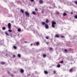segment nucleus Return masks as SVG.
I'll return each mask as SVG.
<instances>
[{
	"instance_id": "nucleus-1",
	"label": "nucleus",
	"mask_w": 77,
	"mask_h": 77,
	"mask_svg": "<svg viewBox=\"0 0 77 77\" xmlns=\"http://www.w3.org/2000/svg\"><path fill=\"white\" fill-rule=\"evenodd\" d=\"M56 24V23L55 22L53 21L52 22V27L53 28L55 27Z\"/></svg>"
},
{
	"instance_id": "nucleus-2",
	"label": "nucleus",
	"mask_w": 77,
	"mask_h": 77,
	"mask_svg": "<svg viewBox=\"0 0 77 77\" xmlns=\"http://www.w3.org/2000/svg\"><path fill=\"white\" fill-rule=\"evenodd\" d=\"M25 14V15H26V16L27 17H29V13L27 11L26 12Z\"/></svg>"
},
{
	"instance_id": "nucleus-3",
	"label": "nucleus",
	"mask_w": 77,
	"mask_h": 77,
	"mask_svg": "<svg viewBox=\"0 0 77 77\" xmlns=\"http://www.w3.org/2000/svg\"><path fill=\"white\" fill-rule=\"evenodd\" d=\"M8 27L9 29H11V23H9L8 24Z\"/></svg>"
},
{
	"instance_id": "nucleus-4",
	"label": "nucleus",
	"mask_w": 77,
	"mask_h": 77,
	"mask_svg": "<svg viewBox=\"0 0 77 77\" xmlns=\"http://www.w3.org/2000/svg\"><path fill=\"white\" fill-rule=\"evenodd\" d=\"M39 44V42H36L33 45H34L35 46H36V45H38Z\"/></svg>"
},
{
	"instance_id": "nucleus-5",
	"label": "nucleus",
	"mask_w": 77,
	"mask_h": 77,
	"mask_svg": "<svg viewBox=\"0 0 77 77\" xmlns=\"http://www.w3.org/2000/svg\"><path fill=\"white\" fill-rule=\"evenodd\" d=\"M45 26L46 29H47L48 28V25L47 24H45Z\"/></svg>"
},
{
	"instance_id": "nucleus-6",
	"label": "nucleus",
	"mask_w": 77,
	"mask_h": 77,
	"mask_svg": "<svg viewBox=\"0 0 77 77\" xmlns=\"http://www.w3.org/2000/svg\"><path fill=\"white\" fill-rule=\"evenodd\" d=\"M39 3L40 4H42L43 3V1L42 0H40L39 1Z\"/></svg>"
},
{
	"instance_id": "nucleus-7",
	"label": "nucleus",
	"mask_w": 77,
	"mask_h": 77,
	"mask_svg": "<svg viewBox=\"0 0 77 77\" xmlns=\"http://www.w3.org/2000/svg\"><path fill=\"white\" fill-rule=\"evenodd\" d=\"M45 22L46 23H49V21L48 19H47L45 21Z\"/></svg>"
},
{
	"instance_id": "nucleus-8",
	"label": "nucleus",
	"mask_w": 77,
	"mask_h": 77,
	"mask_svg": "<svg viewBox=\"0 0 77 77\" xmlns=\"http://www.w3.org/2000/svg\"><path fill=\"white\" fill-rule=\"evenodd\" d=\"M20 72L22 73L24 72V70L23 69H21L20 70Z\"/></svg>"
},
{
	"instance_id": "nucleus-9",
	"label": "nucleus",
	"mask_w": 77,
	"mask_h": 77,
	"mask_svg": "<svg viewBox=\"0 0 77 77\" xmlns=\"http://www.w3.org/2000/svg\"><path fill=\"white\" fill-rule=\"evenodd\" d=\"M74 70V69H70L69 72H72V71Z\"/></svg>"
},
{
	"instance_id": "nucleus-10",
	"label": "nucleus",
	"mask_w": 77,
	"mask_h": 77,
	"mask_svg": "<svg viewBox=\"0 0 77 77\" xmlns=\"http://www.w3.org/2000/svg\"><path fill=\"white\" fill-rule=\"evenodd\" d=\"M32 13L33 15H36V13H35V11H32Z\"/></svg>"
},
{
	"instance_id": "nucleus-11",
	"label": "nucleus",
	"mask_w": 77,
	"mask_h": 77,
	"mask_svg": "<svg viewBox=\"0 0 77 77\" xmlns=\"http://www.w3.org/2000/svg\"><path fill=\"white\" fill-rule=\"evenodd\" d=\"M17 31L18 32H21V29L20 28H18L17 29Z\"/></svg>"
},
{
	"instance_id": "nucleus-12",
	"label": "nucleus",
	"mask_w": 77,
	"mask_h": 77,
	"mask_svg": "<svg viewBox=\"0 0 77 77\" xmlns=\"http://www.w3.org/2000/svg\"><path fill=\"white\" fill-rule=\"evenodd\" d=\"M20 11L22 13H24V10H21Z\"/></svg>"
},
{
	"instance_id": "nucleus-13",
	"label": "nucleus",
	"mask_w": 77,
	"mask_h": 77,
	"mask_svg": "<svg viewBox=\"0 0 77 77\" xmlns=\"http://www.w3.org/2000/svg\"><path fill=\"white\" fill-rule=\"evenodd\" d=\"M55 37H56L57 38H59V35H58L56 34L55 35Z\"/></svg>"
},
{
	"instance_id": "nucleus-14",
	"label": "nucleus",
	"mask_w": 77,
	"mask_h": 77,
	"mask_svg": "<svg viewBox=\"0 0 77 77\" xmlns=\"http://www.w3.org/2000/svg\"><path fill=\"white\" fill-rule=\"evenodd\" d=\"M44 72L45 74H48V72L47 71H45Z\"/></svg>"
},
{
	"instance_id": "nucleus-15",
	"label": "nucleus",
	"mask_w": 77,
	"mask_h": 77,
	"mask_svg": "<svg viewBox=\"0 0 77 77\" xmlns=\"http://www.w3.org/2000/svg\"><path fill=\"white\" fill-rule=\"evenodd\" d=\"M42 25H45V22H42Z\"/></svg>"
},
{
	"instance_id": "nucleus-16",
	"label": "nucleus",
	"mask_w": 77,
	"mask_h": 77,
	"mask_svg": "<svg viewBox=\"0 0 77 77\" xmlns=\"http://www.w3.org/2000/svg\"><path fill=\"white\" fill-rule=\"evenodd\" d=\"M67 14H66L64 13L63 14V16H66Z\"/></svg>"
},
{
	"instance_id": "nucleus-17",
	"label": "nucleus",
	"mask_w": 77,
	"mask_h": 77,
	"mask_svg": "<svg viewBox=\"0 0 77 77\" xmlns=\"http://www.w3.org/2000/svg\"><path fill=\"white\" fill-rule=\"evenodd\" d=\"M1 64H2V65H4L5 64V62H1Z\"/></svg>"
},
{
	"instance_id": "nucleus-18",
	"label": "nucleus",
	"mask_w": 77,
	"mask_h": 77,
	"mask_svg": "<svg viewBox=\"0 0 77 77\" xmlns=\"http://www.w3.org/2000/svg\"><path fill=\"white\" fill-rule=\"evenodd\" d=\"M13 47L14 49H17V47L15 46H13Z\"/></svg>"
},
{
	"instance_id": "nucleus-19",
	"label": "nucleus",
	"mask_w": 77,
	"mask_h": 77,
	"mask_svg": "<svg viewBox=\"0 0 77 77\" xmlns=\"http://www.w3.org/2000/svg\"><path fill=\"white\" fill-rule=\"evenodd\" d=\"M53 72L54 74H56V70H54Z\"/></svg>"
},
{
	"instance_id": "nucleus-20",
	"label": "nucleus",
	"mask_w": 77,
	"mask_h": 77,
	"mask_svg": "<svg viewBox=\"0 0 77 77\" xmlns=\"http://www.w3.org/2000/svg\"><path fill=\"white\" fill-rule=\"evenodd\" d=\"M60 64H58L57 65V67H58V68H60Z\"/></svg>"
},
{
	"instance_id": "nucleus-21",
	"label": "nucleus",
	"mask_w": 77,
	"mask_h": 77,
	"mask_svg": "<svg viewBox=\"0 0 77 77\" xmlns=\"http://www.w3.org/2000/svg\"><path fill=\"white\" fill-rule=\"evenodd\" d=\"M6 29V28H5V27H3L2 28V30H5Z\"/></svg>"
},
{
	"instance_id": "nucleus-22",
	"label": "nucleus",
	"mask_w": 77,
	"mask_h": 77,
	"mask_svg": "<svg viewBox=\"0 0 77 77\" xmlns=\"http://www.w3.org/2000/svg\"><path fill=\"white\" fill-rule=\"evenodd\" d=\"M17 56H18V57H21V55H20V54H18L17 55Z\"/></svg>"
},
{
	"instance_id": "nucleus-23",
	"label": "nucleus",
	"mask_w": 77,
	"mask_h": 77,
	"mask_svg": "<svg viewBox=\"0 0 77 77\" xmlns=\"http://www.w3.org/2000/svg\"><path fill=\"white\" fill-rule=\"evenodd\" d=\"M43 57H44V58H45V57H46V55H45V54H44V55H43Z\"/></svg>"
},
{
	"instance_id": "nucleus-24",
	"label": "nucleus",
	"mask_w": 77,
	"mask_h": 77,
	"mask_svg": "<svg viewBox=\"0 0 77 77\" xmlns=\"http://www.w3.org/2000/svg\"><path fill=\"white\" fill-rule=\"evenodd\" d=\"M74 17L76 19H77V15H75V16Z\"/></svg>"
},
{
	"instance_id": "nucleus-25",
	"label": "nucleus",
	"mask_w": 77,
	"mask_h": 77,
	"mask_svg": "<svg viewBox=\"0 0 77 77\" xmlns=\"http://www.w3.org/2000/svg\"><path fill=\"white\" fill-rule=\"evenodd\" d=\"M38 8H36L35 9V11H38Z\"/></svg>"
},
{
	"instance_id": "nucleus-26",
	"label": "nucleus",
	"mask_w": 77,
	"mask_h": 77,
	"mask_svg": "<svg viewBox=\"0 0 77 77\" xmlns=\"http://www.w3.org/2000/svg\"><path fill=\"white\" fill-rule=\"evenodd\" d=\"M5 33L6 34V35H9V34L8 33V32H5Z\"/></svg>"
},
{
	"instance_id": "nucleus-27",
	"label": "nucleus",
	"mask_w": 77,
	"mask_h": 77,
	"mask_svg": "<svg viewBox=\"0 0 77 77\" xmlns=\"http://www.w3.org/2000/svg\"><path fill=\"white\" fill-rule=\"evenodd\" d=\"M77 5V1H75L74 2Z\"/></svg>"
},
{
	"instance_id": "nucleus-28",
	"label": "nucleus",
	"mask_w": 77,
	"mask_h": 77,
	"mask_svg": "<svg viewBox=\"0 0 77 77\" xmlns=\"http://www.w3.org/2000/svg\"><path fill=\"white\" fill-rule=\"evenodd\" d=\"M8 31H9V32H12V30L11 29L8 30Z\"/></svg>"
},
{
	"instance_id": "nucleus-29",
	"label": "nucleus",
	"mask_w": 77,
	"mask_h": 77,
	"mask_svg": "<svg viewBox=\"0 0 77 77\" xmlns=\"http://www.w3.org/2000/svg\"><path fill=\"white\" fill-rule=\"evenodd\" d=\"M46 39H48L49 38V37L48 36H46Z\"/></svg>"
},
{
	"instance_id": "nucleus-30",
	"label": "nucleus",
	"mask_w": 77,
	"mask_h": 77,
	"mask_svg": "<svg viewBox=\"0 0 77 77\" xmlns=\"http://www.w3.org/2000/svg\"><path fill=\"white\" fill-rule=\"evenodd\" d=\"M61 38H65V36H63V35H61Z\"/></svg>"
},
{
	"instance_id": "nucleus-31",
	"label": "nucleus",
	"mask_w": 77,
	"mask_h": 77,
	"mask_svg": "<svg viewBox=\"0 0 77 77\" xmlns=\"http://www.w3.org/2000/svg\"><path fill=\"white\" fill-rule=\"evenodd\" d=\"M63 63V61H60V63Z\"/></svg>"
},
{
	"instance_id": "nucleus-32",
	"label": "nucleus",
	"mask_w": 77,
	"mask_h": 77,
	"mask_svg": "<svg viewBox=\"0 0 77 77\" xmlns=\"http://www.w3.org/2000/svg\"><path fill=\"white\" fill-rule=\"evenodd\" d=\"M30 1H31V2H34V0H30Z\"/></svg>"
},
{
	"instance_id": "nucleus-33",
	"label": "nucleus",
	"mask_w": 77,
	"mask_h": 77,
	"mask_svg": "<svg viewBox=\"0 0 77 77\" xmlns=\"http://www.w3.org/2000/svg\"><path fill=\"white\" fill-rule=\"evenodd\" d=\"M64 51H65V52H67V50H66V49H65V50H64Z\"/></svg>"
},
{
	"instance_id": "nucleus-34",
	"label": "nucleus",
	"mask_w": 77,
	"mask_h": 77,
	"mask_svg": "<svg viewBox=\"0 0 77 77\" xmlns=\"http://www.w3.org/2000/svg\"><path fill=\"white\" fill-rule=\"evenodd\" d=\"M50 50H52V48H50Z\"/></svg>"
},
{
	"instance_id": "nucleus-35",
	"label": "nucleus",
	"mask_w": 77,
	"mask_h": 77,
	"mask_svg": "<svg viewBox=\"0 0 77 77\" xmlns=\"http://www.w3.org/2000/svg\"><path fill=\"white\" fill-rule=\"evenodd\" d=\"M57 14H59V12H57Z\"/></svg>"
},
{
	"instance_id": "nucleus-36",
	"label": "nucleus",
	"mask_w": 77,
	"mask_h": 77,
	"mask_svg": "<svg viewBox=\"0 0 77 77\" xmlns=\"http://www.w3.org/2000/svg\"><path fill=\"white\" fill-rule=\"evenodd\" d=\"M71 14H73V13L72 12H71Z\"/></svg>"
},
{
	"instance_id": "nucleus-37",
	"label": "nucleus",
	"mask_w": 77,
	"mask_h": 77,
	"mask_svg": "<svg viewBox=\"0 0 77 77\" xmlns=\"http://www.w3.org/2000/svg\"><path fill=\"white\" fill-rule=\"evenodd\" d=\"M13 57H15V55H14Z\"/></svg>"
},
{
	"instance_id": "nucleus-38",
	"label": "nucleus",
	"mask_w": 77,
	"mask_h": 77,
	"mask_svg": "<svg viewBox=\"0 0 77 77\" xmlns=\"http://www.w3.org/2000/svg\"><path fill=\"white\" fill-rule=\"evenodd\" d=\"M31 46H32V45H33V44H31Z\"/></svg>"
},
{
	"instance_id": "nucleus-39",
	"label": "nucleus",
	"mask_w": 77,
	"mask_h": 77,
	"mask_svg": "<svg viewBox=\"0 0 77 77\" xmlns=\"http://www.w3.org/2000/svg\"><path fill=\"white\" fill-rule=\"evenodd\" d=\"M5 2H7V1L6 0L5 1Z\"/></svg>"
},
{
	"instance_id": "nucleus-40",
	"label": "nucleus",
	"mask_w": 77,
	"mask_h": 77,
	"mask_svg": "<svg viewBox=\"0 0 77 77\" xmlns=\"http://www.w3.org/2000/svg\"><path fill=\"white\" fill-rule=\"evenodd\" d=\"M0 45H2V43L0 44Z\"/></svg>"
},
{
	"instance_id": "nucleus-41",
	"label": "nucleus",
	"mask_w": 77,
	"mask_h": 77,
	"mask_svg": "<svg viewBox=\"0 0 77 77\" xmlns=\"http://www.w3.org/2000/svg\"><path fill=\"white\" fill-rule=\"evenodd\" d=\"M25 42V43H26L27 42Z\"/></svg>"
},
{
	"instance_id": "nucleus-42",
	"label": "nucleus",
	"mask_w": 77,
	"mask_h": 77,
	"mask_svg": "<svg viewBox=\"0 0 77 77\" xmlns=\"http://www.w3.org/2000/svg\"><path fill=\"white\" fill-rule=\"evenodd\" d=\"M47 44H48V43H47Z\"/></svg>"
}]
</instances>
